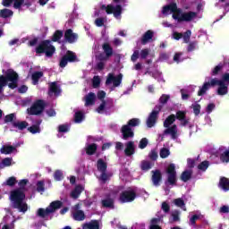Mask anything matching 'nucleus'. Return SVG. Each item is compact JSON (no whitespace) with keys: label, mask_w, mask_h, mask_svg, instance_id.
<instances>
[{"label":"nucleus","mask_w":229,"mask_h":229,"mask_svg":"<svg viewBox=\"0 0 229 229\" xmlns=\"http://www.w3.org/2000/svg\"><path fill=\"white\" fill-rule=\"evenodd\" d=\"M101 85V79L99 76H94L92 80V87L93 89H98Z\"/></svg>","instance_id":"8fccbe9b"},{"label":"nucleus","mask_w":229,"mask_h":229,"mask_svg":"<svg viewBox=\"0 0 229 229\" xmlns=\"http://www.w3.org/2000/svg\"><path fill=\"white\" fill-rule=\"evenodd\" d=\"M112 83L113 87H119L123 83V73H119L116 76H114V73H108L106 85H112Z\"/></svg>","instance_id":"ddd939ff"},{"label":"nucleus","mask_w":229,"mask_h":229,"mask_svg":"<svg viewBox=\"0 0 229 229\" xmlns=\"http://www.w3.org/2000/svg\"><path fill=\"white\" fill-rule=\"evenodd\" d=\"M46 109V101L42 99L37 100L30 108V115H40Z\"/></svg>","instance_id":"9b49d317"},{"label":"nucleus","mask_w":229,"mask_h":229,"mask_svg":"<svg viewBox=\"0 0 229 229\" xmlns=\"http://www.w3.org/2000/svg\"><path fill=\"white\" fill-rule=\"evenodd\" d=\"M59 133H67L69 131V125L68 124H61L58 126Z\"/></svg>","instance_id":"bf43d9fd"},{"label":"nucleus","mask_w":229,"mask_h":229,"mask_svg":"<svg viewBox=\"0 0 229 229\" xmlns=\"http://www.w3.org/2000/svg\"><path fill=\"white\" fill-rule=\"evenodd\" d=\"M169 12L173 13V19L178 22H191L198 17V13L196 12L190 11L188 13H182V9L178 8L176 3H171L170 4L163 6V15H168Z\"/></svg>","instance_id":"f03ea898"},{"label":"nucleus","mask_w":229,"mask_h":229,"mask_svg":"<svg viewBox=\"0 0 229 229\" xmlns=\"http://www.w3.org/2000/svg\"><path fill=\"white\" fill-rule=\"evenodd\" d=\"M82 228L83 229H99V221L91 220L89 223L84 224Z\"/></svg>","instance_id":"f704fd0d"},{"label":"nucleus","mask_w":229,"mask_h":229,"mask_svg":"<svg viewBox=\"0 0 229 229\" xmlns=\"http://www.w3.org/2000/svg\"><path fill=\"white\" fill-rule=\"evenodd\" d=\"M107 167L108 165L106 164V162H105V160H103V158H99L97 161V169L98 171H99V173H106Z\"/></svg>","instance_id":"7c9ffc66"},{"label":"nucleus","mask_w":229,"mask_h":229,"mask_svg":"<svg viewBox=\"0 0 229 229\" xmlns=\"http://www.w3.org/2000/svg\"><path fill=\"white\" fill-rule=\"evenodd\" d=\"M176 121L175 114L168 115L165 120L164 121V128H169L171 124H173Z\"/></svg>","instance_id":"e433bc0d"},{"label":"nucleus","mask_w":229,"mask_h":229,"mask_svg":"<svg viewBox=\"0 0 229 229\" xmlns=\"http://www.w3.org/2000/svg\"><path fill=\"white\" fill-rule=\"evenodd\" d=\"M164 135H171L174 140L178 139V126L174 124L171 127H166L164 131Z\"/></svg>","instance_id":"aec40b11"},{"label":"nucleus","mask_w":229,"mask_h":229,"mask_svg":"<svg viewBox=\"0 0 229 229\" xmlns=\"http://www.w3.org/2000/svg\"><path fill=\"white\" fill-rule=\"evenodd\" d=\"M169 99H171V96L163 94L159 98V103L161 105H167V101H169Z\"/></svg>","instance_id":"5fc2aeb1"},{"label":"nucleus","mask_w":229,"mask_h":229,"mask_svg":"<svg viewBox=\"0 0 229 229\" xmlns=\"http://www.w3.org/2000/svg\"><path fill=\"white\" fill-rule=\"evenodd\" d=\"M41 78H44V72H34L30 77L32 85H38Z\"/></svg>","instance_id":"bb28decb"},{"label":"nucleus","mask_w":229,"mask_h":229,"mask_svg":"<svg viewBox=\"0 0 229 229\" xmlns=\"http://www.w3.org/2000/svg\"><path fill=\"white\" fill-rule=\"evenodd\" d=\"M32 123L33 124L30 127V132L32 133V135L40 133V124H42V119H37L32 121Z\"/></svg>","instance_id":"412c9836"},{"label":"nucleus","mask_w":229,"mask_h":229,"mask_svg":"<svg viewBox=\"0 0 229 229\" xmlns=\"http://www.w3.org/2000/svg\"><path fill=\"white\" fill-rule=\"evenodd\" d=\"M19 75L13 70H9L6 76H0V94L3 92V88L8 85L9 89H16Z\"/></svg>","instance_id":"7ed1b4c3"},{"label":"nucleus","mask_w":229,"mask_h":229,"mask_svg":"<svg viewBox=\"0 0 229 229\" xmlns=\"http://www.w3.org/2000/svg\"><path fill=\"white\" fill-rule=\"evenodd\" d=\"M83 192V186L77 185L73 191L71 192V196L73 199H78L80 198V195Z\"/></svg>","instance_id":"72a5a7b5"},{"label":"nucleus","mask_w":229,"mask_h":229,"mask_svg":"<svg viewBox=\"0 0 229 229\" xmlns=\"http://www.w3.org/2000/svg\"><path fill=\"white\" fill-rule=\"evenodd\" d=\"M125 146L124 153L126 157H131L135 154V142L128 141Z\"/></svg>","instance_id":"393cba45"},{"label":"nucleus","mask_w":229,"mask_h":229,"mask_svg":"<svg viewBox=\"0 0 229 229\" xmlns=\"http://www.w3.org/2000/svg\"><path fill=\"white\" fill-rule=\"evenodd\" d=\"M26 1L28 0H3L2 4L3 6H10V4L14 2V8H21V6H22Z\"/></svg>","instance_id":"4be33fe9"},{"label":"nucleus","mask_w":229,"mask_h":229,"mask_svg":"<svg viewBox=\"0 0 229 229\" xmlns=\"http://www.w3.org/2000/svg\"><path fill=\"white\" fill-rule=\"evenodd\" d=\"M192 107H193L194 115L198 116V115H199V114H201V105L194 104V105H192Z\"/></svg>","instance_id":"4d7b16f0"},{"label":"nucleus","mask_w":229,"mask_h":229,"mask_svg":"<svg viewBox=\"0 0 229 229\" xmlns=\"http://www.w3.org/2000/svg\"><path fill=\"white\" fill-rule=\"evenodd\" d=\"M15 151V147L11 145H4L0 148V153H2V155H10L11 153H14Z\"/></svg>","instance_id":"2f4dec72"},{"label":"nucleus","mask_w":229,"mask_h":229,"mask_svg":"<svg viewBox=\"0 0 229 229\" xmlns=\"http://www.w3.org/2000/svg\"><path fill=\"white\" fill-rule=\"evenodd\" d=\"M17 183V179L15 177H10L6 180L4 185H8L9 187H13Z\"/></svg>","instance_id":"6e6d98bb"},{"label":"nucleus","mask_w":229,"mask_h":229,"mask_svg":"<svg viewBox=\"0 0 229 229\" xmlns=\"http://www.w3.org/2000/svg\"><path fill=\"white\" fill-rule=\"evenodd\" d=\"M62 37H64V31L58 30L54 32L51 40L52 42H60Z\"/></svg>","instance_id":"58836bf2"},{"label":"nucleus","mask_w":229,"mask_h":229,"mask_svg":"<svg viewBox=\"0 0 229 229\" xmlns=\"http://www.w3.org/2000/svg\"><path fill=\"white\" fill-rule=\"evenodd\" d=\"M135 198H137L135 191L126 190L121 192L119 201L121 203H131V201H135Z\"/></svg>","instance_id":"f8f14e48"},{"label":"nucleus","mask_w":229,"mask_h":229,"mask_svg":"<svg viewBox=\"0 0 229 229\" xmlns=\"http://www.w3.org/2000/svg\"><path fill=\"white\" fill-rule=\"evenodd\" d=\"M175 119L180 121L181 126H187L189 124L191 119L187 118V111L179 110L175 114Z\"/></svg>","instance_id":"6ab92c4d"},{"label":"nucleus","mask_w":229,"mask_h":229,"mask_svg":"<svg viewBox=\"0 0 229 229\" xmlns=\"http://www.w3.org/2000/svg\"><path fill=\"white\" fill-rule=\"evenodd\" d=\"M62 93V90L58 87V83L56 81L51 82L49 85V94H55V96H58Z\"/></svg>","instance_id":"c756f323"},{"label":"nucleus","mask_w":229,"mask_h":229,"mask_svg":"<svg viewBox=\"0 0 229 229\" xmlns=\"http://www.w3.org/2000/svg\"><path fill=\"white\" fill-rule=\"evenodd\" d=\"M114 203L115 201L111 197H107L101 200V205L104 208H114Z\"/></svg>","instance_id":"a878e982"},{"label":"nucleus","mask_w":229,"mask_h":229,"mask_svg":"<svg viewBox=\"0 0 229 229\" xmlns=\"http://www.w3.org/2000/svg\"><path fill=\"white\" fill-rule=\"evenodd\" d=\"M174 203L176 207H179L180 208H182V207H185V201H183L182 199L178 198L174 200Z\"/></svg>","instance_id":"13d9d810"},{"label":"nucleus","mask_w":229,"mask_h":229,"mask_svg":"<svg viewBox=\"0 0 229 229\" xmlns=\"http://www.w3.org/2000/svg\"><path fill=\"white\" fill-rule=\"evenodd\" d=\"M148 157L150 158V160H157V158H158V153L157 152V150H151L150 153L148 154Z\"/></svg>","instance_id":"338daca9"},{"label":"nucleus","mask_w":229,"mask_h":229,"mask_svg":"<svg viewBox=\"0 0 229 229\" xmlns=\"http://www.w3.org/2000/svg\"><path fill=\"white\" fill-rule=\"evenodd\" d=\"M100 180L103 183H106V182H108V174L106 172H101Z\"/></svg>","instance_id":"774afa93"},{"label":"nucleus","mask_w":229,"mask_h":229,"mask_svg":"<svg viewBox=\"0 0 229 229\" xmlns=\"http://www.w3.org/2000/svg\"><path fill=\"white\" fill-rule=\"evenodd\" d=\"M151 182L154 187H160V183L162 182V171L159 169L151 171Z\"/></svg>","instance_id":"a211bd4d"},{"label":"nucleus","mask_w":229,"mask_h":229,"mask_svg":"<svg viewBox=\"0 0 229 229\" xmlns=\"http://www.w3.org/2000/svg\"><path fill=\"white\" fill-rule=\"evenodd\" d=\"M37 55H45L47 58H52L56 52L55 46L51 44V40H42L35 48Z\"/></svg>","instance_id":"20e7f679"},{"label":"nucleus","mask_w":229,"mask_h":229,"mask_svg":"<svg viewBox=\"0 0 229 229\" xmlns=\"http://www.w3.org/2000/svg\"><path fill=\"white\" fill-rule=\"evenodd\" d=\"M210 87H212V79L210 81L204 82L202 87L198 91V96H205V94H207V90H210Z\"/></svg>","instance_id":"c85d7f7f"},{"label":"nucleus","mask_w":229,"mask_h":229,"mask_svg":"<svg viewBox=\"0 0 229 229\" xmlns=\"http://www.w3.org/2000/svg\"><path fill=\"white\" fill-rule=\"evenodd\" d=\"M28 179H22L19 182L20 188L13 190L10 193V199L13 208H17L19 212H28V203H26V194L24 187L28 185Z\"/></svg>","instance_id":"f257e3e1"},{"label":"nucleus","mask_w":229,"mask_h":229,"mask_svg":"<svg viewBox=\"0 0 229 229\" xmlns=\"http://www.w3.org/2000/svg\"><path fill=\"white\" fill-rule=\"evenodd\" d=\"M86 155L92 157V155H96V151H98V144L91 143L85 148Z\"/></svg>","instance_id":"473e14b6"},{"label":"nucleus","mask_w":229,"mask_h":229,"mask_svg":"<svg viewBox=\"0 0 229 229\" xmlns=\"http://www.w3.org/2000/svg\"><path fill=\"white\" fill-rule=\"evenodd\" d=\"M161 208L165 212V214H168V212L171 211V206H169L167 202H163Z\"/></svg>","instance_id":"0e129e2a"},{"label":"nucleus","mask_w":229,"mask_h":229,"mask_svg":"<svg viewBox=\"0 0 229 229\" xmlns=\"http://www.w3.org/2000/svg\"><path fill=\"white\" fill-rule=\"evenodd\" d=\"M14 128H18V130H24L28 128V122H15L13 123Z\"/></svg>","instance_id":"a18cd8bd"},{"label":"nucleus","mask_w":229,"mask_h":229,"mask_svg":"<svg viewBox=\"0 0 229 229\" xmlns=\"http://www.w3.org/2000/svg\"><path fill=\"white\" fill-rule=\"evenodd\" d=\"M12 15H13V12H12V10H10V9L0 10V17H3V19L12 17Z\"/></svg>","instance_id":"a19ab883"},{"label":"nucleus","mask_w":229,"mask_h":229,"mask_svg":"<svg viewBox=\"0 0 229 229\" xmlns=\"http://www.w3.org/2000/svg\"><path fill=\"white\" fill-rule=\"evenodd\" d=\"M221 189L224 191H229V180L226 177H222L219 182Z\"/></svg>","instance_id":"ea45409f"},{"label":"nucleus","mask_w":229,"mask_h":229,"mask_svg":"<svg viewBox=\"0 0 229 229\" xmlns=\"http://www.w3.org/2000/svg\"><path fill=\"white\" fill-rule=\"evenodd\" d=\"M162 110V106H156L154 110L148 114L146 124L148 128H153L157 124V121H158V115Z\"/></svg>","instance_id":"1a4fd4ad"},{"label":"nucleus","mask_w":229,"mask_h":229,"mask_svg":"<svg viewBox=\"0 0 229 229\" xmlns=\"http://www.w3.org/2000/svg\"><path fill=\"white\" fill-rule=\"evenodd\" d=\"M208 161H203L198 165V169H199V171H205L206 169H208Z\"/></svg>","instance_id":"052dcab7"},{"label":"nucleus","mask_w":229,"mask_h":229,"mask_svg":"<svg viewBox=\"0 0 229 229\" xmlns=\"http://www.w3.org/2000/svg\"><path fill=\"white\" fill-rule=\"evenodd\" d=\"M216 85H218L216 91L218 96H226V94H228V86H226L223 81L217 80L216 78L212 79V87H216Z\"/></svg>","instance_id":"4468645a"},{"label":"nucleus","mask_w":229,"mask_h":229,"mask_svg":"<svg viewBox=\"0 0 229 229\" xmlns=\"http://www.w3.org/2000/svg\"><path fill=\"white\" fill-rule=\"evenodd\" d=\"M55 182H62L64 180V173L60 170H56L54 174Z\"/></svg>","instance_id":"09e8293b"},{"label":"nucleus","mask_w":229,"mask_h":229,"mask_svg":"<svg viewBox=\"0 0 229 229\" xmlns=\"http://www.w3.org/2000/svg\"><path fill=\"white\" fill-rule=\"evenodd\" d=\"M98 60H99V62H106L107 60H110V57L106 56V54L105 53H100L98 56H97Z\"/></svg>","instance_id":"e2e57ef3"},{"label":"nucleus","mask_w":229,"mask_h":229,"mask_svg":"<svg viewBox=\"0 0 229 229\" xmlns=\"http://www.w3.org/2000/svg\"><path fill=\"white\" fill-rule=\"evenodd\" d=\"M64 203L60 200L52 201L47 208H39L37 211L38 217L41 219H46L49 215L55 214L56 210L62 208Z\"/></svg>","instance_id":"423d86ee"},{"label":"nucleus","mask_w":229,"mask_h":229,"mask_svg":"<svg viewBox=\"0 0 229 229\" xmlns=\"http://www.w3.org/2000/svg\"><path fill=\"white\" fill-rule=\"evenodd\" d=\"M140 120L139 118H132L128 121L127 124L123 125L121 128V133L123 140H128V139H133L135 137V132H133V129L137 126H140Z\"/></svg>","instance_id":"39448f33"},{"label":"nucleus","mask_w":229,"mask_h":229,"mask_svg":"<svg viewBox=\"0 0 229 229\" xmlns=\"http://www.w3.org/2000/svg\"><path fill=\"white\" fill-rule=\"evenodd\" d=\"M223 71V64L216 65L211 72V76H217Z\"/></svg>","instance_id":"603ef678"},{"label":"nucleus","mask_w":229,"mask_h":229,"mask_svg":"<svg viewBox=\"0 0 229 229\" xmlns=\"http://www.w3.org/2000/svg\"><path fill=\"white\" fill-rule=\"evenodd\" d=\"M28 38H21V39H13L9 41V46H21V44H24Z\"/></svg>","instance_id":"de8ad7c7"},{"label":"nucleus","mask_w":229,"mask_h":229,"mask_svg":"<svg viewBox=\"0 0 229 229\" xmlns=\"http://www.w3.org/2000/svg\"><path fill=\"white\" fill-rule=\"evenodd\" d=\"M192 35V31H191V30H186L183 34H182V39L184 44H189L191 42V36Z\"/></svg>","instance_id":"37998d69"},{"label":"nucleus","mask_w":229,"mask_h":229,"mask_svg":"<svg viewBox=\"0 0 229 229\" xmlns=\"http://www.w3.org/2000/svg\"><path fill=\"white\" fill-rule=\"evenodd\" d=\"M15 164L12 157H5L0 162L1 169H4V167H10V165H13Z\"/></svg>","instance_id":"c9c22d12"},{"label":"nucleus","mask_w":229,"mask_h":229,"mask_svg":"<svg viewBox=\"0 0 229 229\" xmlns=\"http://www.w3.org/2000/svg\"><path fill=\"white\" fill-rule=\"evenodd\" d=\"M181 180L182 182H187L191 178H192V171L191 170H185L181 174Z\"/></svg>","instance_id":"4c0bfd02"},{"label":"nucleus","mask_w":229,"mask_h":229,"mask_svg":"<svg viewBox=\"0 0 229 229\" xmlns=\"http://www.w3.org/2000/svg\"><path fill=\"white\" fill-rule=\"evenodd\" d=\"M154 35L155 33L153 32V30H147L141 38L142 46H146V44H148L149 40H153Z\"/></svg>","instance_id":"cd10ccee"},{"label":"nucleus","mask_w":229,"mask_h":229,"mask_svg":"<svg viewBox=\"0 0 229 229\" xmlns=\"http://www.w3.org/2000/svg\"><path fill=\"white\" fill-rule=\"evenodd\" d=\"M102 49L104 54L107 57L112 58V56H114V47H112V45H110V43L105 42L104 44H102Z\"/></svg>","instance_id":"5701e85b"},{"label":"nucleus","mask_w":229,"mask_h":229,"mask_svg":"<svg viewBox=\"0 0 229 229\" xmlns=\"http://www.w3.org/2000/svg\"><path fill=\"white\" fill-rule=\"evenodd\" d=\"M77 61L78 55H76L74 52L68 50L66 54L61 58L59 62V67H61V69H64L67 67V64H72Z\"/></svg>","instance_id":"9d476101"},{"label":"nucleus","mask_w":229,"mask_h":229,"mask_svg":"<svg viewBox=\"0 0 229 229\" xmlns=\"http://www.w3.org/2000/svg\"><path fill=\"white\" fill-rule=\"evenodd\" d=\"M148 56H149V48H143L141 51L134 50L131 60V62H137L139 58H140V60H146Z\"/></svg>","instance_id":"2eb2a0df"},{"label":"nucleus","mask_w":229,"mask_h":229,"mask_svg":"<svg viewBox=\"0 0 229 229\" xmlns=\"http://www.w3.org/2000/svg\"><path fill=\"white\" fill-rule=\"evenodd\" d=\"M216 109V104L209 103L208 106L206 107L207 114H212V111Z\"/></svg>","instance_id":"69168bd1"},{"label":"nucleus","mask_w":229,"mask_h":229,"mask_svg":"<svg viewBox=\"0 0 229 229\" xmlns=\"http://www.w3.org/2000/svg\"><path fill=\"white\" fill-rule=\"evenodd\" d=\"M36 187L37 192H40L42 194L46 191V183L44 182V181H38L36 184Z\"/></svg>","instance_id":"79ce46f5"},{"label":"nucleus","mask_w":229,"mask_h":229,"mask_svg":"<svg viewBox=\"0 0 229 229\" xmlns=\"http://www.w3.org/2000/svg\"><path fill=\"white\" fill-rule=\"evenodd\" d=\"M96 105V93L89 92L85 96V106H92Z\"/></svg>","instance_id":"b1692460"},{"label":"nucleus","mask_w":229,"mask_h":229,"mask_svg":"<svg viewBox=\"0 0 229 229\" xmlns=\"http://www.w3.org/2000/svg\"><path fill=\"white\" fill-rule=\"evenodd\" d=\"M101 10H105L107 15H114L115 19H119L123 14V6L121 4H116L114 6L113 4H102L100 7Z\"/></svg>","instance_id":"6e6552de"},{"label":"nucleus","mask_w":229,"mask_h":229,"mask_svg":"<svg viewBox=\"0 0 229 229\" xmlns=\"http://www.w3.org/2000/svg\"><path fill=\"white\" fill-rule=\"evenodd\" d=\"M171 155V151L167 148H162L159 152V156L161 158H167Z\"/></svg>","instance_id":"49530a36"},{"label":"nucleus","mask_w":229,"mask_h":229,"mask_svg":"<svg viewBox=\"0 0 229 229\" xmlns=\"http://www.w3.org/2000/svg\"><path fill=\"white\" fill-rule=\"evenodd\" d=\"M140 169L141 171H149L151 169V162L147 160L141 161Z\"/></svg>","instance_id":"c03bdc74"},{"label":"nucleus","mask_w":229,"mask_h":229,"mask_svg":"<svg viewBox=\"0 0 229 229\" xmlns=\"http://www.w3.org/2000/svg\"><path fill=\"white\" fill-rule=\"evenodd\" d=\"M220 160H221V162H225L226 164H228V162H229V149L224 151L220 155Z\"/></svg>","instance_id":"3c124183"},{"label":"nucleus","mask_w":229,"mask_h":229,"mask_svg":"<svg viewBox=\"0 0 229 229\" xmlns=\"http://www.w3.org/2000/svg\"><path fill=\"white\" fill-rule=\"evenodd\" d=\"M78 33L72 31V29H68L64 31V42H68V44H74L78 42Z\"/></svg>","instance_id":"f3484780"},{"label":"nucleus","mask_w":229,"mask_h":229,"mask_svg":"<svg viewBox=\"0 0 229 229\" xmlns=\"http://www.w3.org/2000/svg\"><path fill=\"white\" fill-rule=\"evenodd\" d=\"M80 208H81V205H80V203L76 204L72 208V218L74 221H85V212Z\"/></svg>","instance_id":"dca6fc26"},{"label":"nucleus","mask_w":229,"mask_h":229,"mask_svg":"<svg viewBox=\"0 0 229 229\" xmlns=\"http://www.w3.org/2000/svg\"><path fill=\"white\" fill-rule=\"evenodd\" d=\"M166 173V180L165 182V185L166 187H169L170 185L172 187H174L176 185L178 179H177V174H176V165L174 164H170L165 169Z\"/></svg>","instance_id":"0eeeda50"},{"label":"nucleus","mask_w":229,"mask_h":229,"mask_svg":"<svg viewBox=\"0 0 229 229\" xmlns=\"http://www.w3.org/2000/svg\"><path fill=\"white\" fill-rule=\"evenodd\" d=\"M148 147V139L147 138H142L140 140L139 148L140 149H144Z\"/></svg>","instance_id":"680f3d73"},{"label":"nucleus","mask_w":229,"mask_h":229,"mask_svg":"<svg viewBox=\"0 0 229 229\" xmlns=\"http://www.w3.org/2000/svg\"><path fill=\"white\" fill-rule=\"evenodd\" d=\"M83 112L81 111H78L75 113L74 114V121L75 123H81V121H83Z\"/></svg>","instance_id":"864d4df0"}]
</instances>
